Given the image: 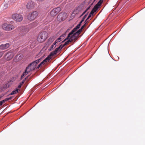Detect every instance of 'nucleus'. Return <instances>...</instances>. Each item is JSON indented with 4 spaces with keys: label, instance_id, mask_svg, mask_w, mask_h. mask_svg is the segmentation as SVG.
<instances>
[{
    "label": "nucleus",
    "instance_id": "nucleus-1",
    "mask_svg": "<svg viewBox=\"0 0 145 145\" xmlns=\"http://www.w3.org/2000/svg\"><path fill=\"white\" fill-rule=\"evenodd\" d=\"M47 37L48 33L46 32H42L38 35L37 41L40 43L42 42L47 38Z\"/></svg>",
    "mask_w": 145,
    "mask_h": 145
},
{
    "label": "nucleus",
    "instance_id": "nucleus-2",
    "mask_svg": "<svg viewBox=\"0 0 145 145\" xmlns=\"http://www.w3.org/2000/svg\"><path fill=\"white\" fill-rule=\"evenodd\" d=\"M38 14L39 13L37 11H33L28 13L27 16V18L28 20L33 21L37 18Z\"/></svg>",
    "mask_w": 145,
    "mask_h": 145
},
{
    "label": "nucleus",
    "instance_id": "nucleus-3",
    "mask_svg": "<svg viewBox=\"0 0 145 145\" xmlns=\"http://www.w3.org/2000/svg\"><path fill=\"white\" fill-rule=\"evenodd\" d=\"M3 29L7 31H11L14 28V26L10 24L5 23L2 25Z\"/></svg>",
    "mask_w": 145,
    "mask_h": 145
},
{
    "label": "nucleus",
    "instance_id": "nucleus-4",
    "mask_svg": "<svg viewBox=\"0 0 145 145\" xmlns=\"http://www.w3.org/2000/svg\"><path fill=\"white\" fill-rule=\"evenodd\" d=\"M67 17V13L64 12H63L59 13L57 16V19L59 21H61L64 20Z\"/></svg>",
    "mask_w": 145,
    "mask_h": 145
},
{
    "label": "nucleus",
    "instance_id": "nucleus-5",
    "mask_svg": "<svg viewBox=\"0 0 145 145\" xmlns=\"http://www.w3.org/2000/svg\"><path fill=\"white\" fill-rule=\"evenodd\" d=\"M12 18L14 20L18 22L22 21L23 19L22 16L17 13L13 14L12 15Z\"/></svg>",
    "mask_w": 145,
    "mask_h": 145
},
{
    "label": "nucleus",
    "instance_id": "nucleus-6",
    "mask_svg": "<svg viewBox=\"0 0 145 145\" xmlns=\"http://www.w3.org/2000/svg\"><path fill=\"white\" fill-rule=\"evenodd\" d=\"M15 54L12 51H10L6 54L5 57L7 60H10L13 57Z\"/></svg>",
    "mask_w": 145,
    "mask_h": 145
},
{
    "label": "nucleus",
    "instance_id": "nucleus-7",
    "mask_svg": "<svg viewBox=\"0 0 145 145\" xmlns=\"http://www.w3.org/2000/svg\"><path fill=\"white\" fill-rule=\"evenodd\" d=\"M36 65V64L33 61L29 64L26 68L29 70L30 72L31 71H33L35 69Z\"/></svg>",
    "mask_w": 145,
    "mask_h": 145
},
{
    "label": "nucleus",
    "instance_id": "nucleus-8",
    "mask_svg": "<svg viewBox=\"0 0 145 145\" xmlns=\"http://www.w3.org/2000/svg\"><path fill=\"white\" fill-rule=\"evenodd\" d=\"M61 10L60 7H58L52 10L50 13L51 15L52 16H54L59 13Z\"/></svg>",
    "mask_w": 145,
    "mask_h": 145
},
{
    "label": "nucleus",
    "instance_id": "nucleus-9",
    "mask_svg": "<svg viewBox=\"0 0 145 145\" xmlns=\"http://www.w3.org/2000/svg\"><path fill=\"white\" fill-rule=\"evenodd\" d=\"M99 8V7H97L96 5H95L94 7L92 9V10L91 11V12L89 14L87 18L86 19H87V20H88V19L92 15H93V14H94V13Z\"/></svg>",
    "mask_w": 145,
    "mask_h": 145
},
{
    "label": "nucleus",
    "instance_id": "nucleus-10",
    "mask_svg": "<svg viewBox=\"0 0 145 145\" xmlns=\"http://www.w3.org/2000/svg\"><path fill=\"white\" fill-rule=\"evenodd\" d=\"M61 45H60L59 47L56 48L55 50L51 52L50 55L52 56H53L56 55L58 52L60 51L61 49Z\"/></svg>",
    "mask_w": 145,
    "mask_h": 145
},
{
    "label": "nucleus",
    "instance_id": "nucleus-11",
    "mask_svg": "<svg viewBox=\"0 0 145 145\" xmlns=\"http://www.w3.org/2000/svg\"><path fill=\"white\" fill-rule=\"evenodd\" d=\"M34 2L31 1H29L26 5L28 9H32L34 8Z\"/></svg>",
    "mask_w": 145,
    "mask_h": 145
},
{
    "label": "nucleus",
    "instance_id": "nucleus-12",
    "mask_svg": "<svg viewBox=\"0 0 145 145\" xmlns=\"http://www.w3.org/2000/svg\"><path fill=\"white\" fill-rule=\"evenodd\" d=\"M23 57L22 54H19L16 56L14 58V60L15 62H18L22 59Z\"/></svg>",
    "mask_w": 145,
    "mask_h": 145
},
{
    "label": "nucleus",
    "instance_id": "nucleus-13",
    "mask_svg": "<svg viewBox=\"0 0 145 145\" xmlns=\"http://www.w3.org/2000/svg\"><path fill=\"white\" fill-rule=\"evenodd\" d=\"M78 36H77L75 33L72 35H71V36L69 38V39L71 40V42H72L74 40V42L76 40L78 39Z\"/></svg>",
    "mask_w": 145,
    "mask_h": 145
},
{
    "label": "nucleus",
    "instance_id": "nucleus-14",
    "mask_svg": "<svg viewBox=\"0 0 145 145\" xmlns=\"http://www.w3.org/2000/svg\"><path fill=\"white\" fill-rule=\"evenodd\" d=\"M78 29L76 27H75L68 35V36L65 39L64 41H63L62 42H64L66 40L68 39L71 36V35L73 34L74 32H75Z\"/></svg>",
    "mask_w": 145,
    "mask_h": 145
},
{
    "label": "nucleus",
    "instance_id": "nucleus-15",
    "mask_svg": "<svg viewBox=\"0 0 145 145\" xmlns=\"http://www.w3.org/2000/svg\"><path fill=\"white\" fill-rule=\"evenodd\" d=\"M10 44L9 43L1 44L0 46V49L3 50H5L8 48Z\"/></svg>",
    "mask_w": 145,
    "mask_h": 145
},
{
    "label": "nucleus",
    "instance_id": "nucleus-16",
    "mask_svg": "<svg viewBox=\"0 0 145 145\" xmlns=\"http://www.w3.org/2000/svg\"><path fill=\"white\" fill-rule=\"evenodd\" d=\"M66 35V33L62 35L61 36L60 38H58V39L56 40L52 44L53 45H54V48H55L56 46V44L58 42H59L60 41H59V40H61V39L62 38L64 37H65Z\"/></svg>",
    "mask_w": 145,
    "mask_h": 145
},
{
    "label": "nucleus",
    "instance_id": "nucleus-17",
    "mask_svg": "<svg viewBox=\"0 0 145 145\" xmlns=\"http://www.w3.org/2000/svg\"><path fill=\"white\" fill-rule=\"evenodd\" d=\"M29 72V70L26 68L25 72H24L22 75L20 80H22L24 78V76H25L26 74H28Z\"/></svg>",
    "mask_w": 145,
    "mask_h": 145
},
{
    "label": "nucleus",
    "instance_id": "nucleus-18",
    "mask_svg": "<svg viewBox=\"0 0 145 145\" xmlns=\"http://www.w3.org/2000/svg\"><path fill=\"white\" fill-rule=\"evenodd\" d=\"M51 56H50V55L48 56L46 59L43 61L44 63H46L49 62V61L52 58Z\"/></svg>",
    "mask_w": 145,
    "mask_h": 145
},
{
    "label": "nucleus",
    "instance_id": "nucleus-19",
    "mask_svg": "<svg viewBox=\"0 0 145 145\" xmlns=\"http://www.w3.org/2000/svg\"><path fill=\"white\" fill-rule=\"evenodd\" d=\"M26 78H25V79L22 81V82H20V84L18 87V89H20L21 88L22 86L24 83L25 82L26 80Z\"/></svg>",
    "mask_w": 145,
    "mask_h": 145
},
{
    "label": "nucleus",
    "instance_id": "nucleus-20",
    "mask_svg": "<svg viewBox=\"0 0 145 145\" xmlns=\"http://www.w3.org/2000/svg\"><path fill=\"white\" fill-rule=\"evenodd\" d=\"M103 0H100L98 3L95 5L99 8L103 2Z\"/></svg>",
    "mask_w": 145,
    "mask_h": 145
},
{
    "label": "nucleus",
    "instance_id": "nucleus-21",
    "mask_svg": "<svg viewBox=\"0 0 145 145\" xmlns=\"http://www.w3.org/2000/svg\"><path fill=\"white\" fill-rule=\"evenodd\" d=\"M69 39L64 44H63V45L62 46L61 48V49H62L63 47H64L65 45L68 44L70 42H71V41L70 40H70Z\"/></svg>",
    "mask_w": 145,
    "mask_h": 145
},
{
    "label": "nucleus",
    "instance_id": "nucleus-22",
    "mask_svg": "<svg viewBox=\"0 0 145 145\" xmlns=\"http://www.w3.org/2000/svg\"><path fill=\"white\" fill-rule=\"evenodd\" d=\"M18 90L19 89H17L16 90L12 91V92L9 94V95H13L18 93Z\"/></svg>",
    "mask_w": 145,
    "mask_h": 145
},
{
    "label": "nucleus",
    "instance_id": "nucleus-23",
    "mask_svg": "<svg viewBox=\"0 0 145 145\" xmlns=\"http://www.w3.org/2000/svg\"><path fill=\"white\" fill-rule=\"evenodd\" d=\"M55 39L54 37H50L48 39V42H50V43H51L53 42Z\"/></svg>",
    "mask_w": 145,
    "mask_h": 145
},
{
    "label": "nucleus",
    "instance_id": "nucleus-24",
    "mask_svg": "<svg viewBox=\"0 0 145 145\" xmlns=\"http://www.w3.org/2000/svg\"><path fill=\"white\" fill-rule=\"evenodd\" d=\"M42 58H40L39 59L37 60H35V61H34V62L37 65V64L40 61H41L42 60Z\"/></svg>",
    "mask_w": 145,
    "mask_h": 145
},
{
    "label": "nucleus",
    "instance_id": "nucleus-25",
    "mask_svg": "<svg viewBox=\"0 0 145 145\" xmlns=\"http://www.w3.org/2000/svg\"><path fill=\"white\" fill-rule=\"evenodd\" d=\"M81 32L80 31V30L78 31L77 32H76L75 33L78 36L80 34Z\"/></svg>",
    "mask_w": 145,
    "mask_h": 145
},
{
    "label": "nucleus",
    "instance_id": "nucleus-26",
    "mask_svg": "<svg viewBox=\"0 0 145 145\" xmlns=\"http://www.w3.org/2000/svg\"><path fill=\"white\" fill-rule=\"evenodd\" d=\"M88 15V13L85 14L84 16L83 17V18H82V21H84V20L86 18V16H87Z\"/></svg>",
    "mask_w": 145,
    "mask_h": 145
},
{
    "label": "nucleus",
    "instance_id": "nucleus-27",
    "mask_svg": "<svg viewBox=\"0 0 145 145\" xmlns=\"http://www.w3.org/2000/svg\"><path fill=\"white\" fill-rule=\"evenodd\" d=\"M89 22V20H88L87 19H86L85 21V24L84 25V26H86L88 24V23Z\"/></svg>",
    "mask_w": 145,
    "mask_h": 145
},
{
    "label": "nucleus",
    "instance_id": "nucleus-28",
    "mask_svg": "<svg viewBox=\"0 0 145 145\" xmlns=\"http://www.w3.org/2000/svg\"><path fill=\"white\" fill-rule=\"evenodd\" d=\"M90 7H88L83 13H82V14H85V13H86L87 11H88V10L89 9V8H90Z\"/></svg>",
    "mask_w": 145,
    "mask_h": 145
},
{
    "label": "nucleus",
    "instance_id": "nucleus-29",
    "mask_svg": "<svg viewBox=\"0 0 145 145\" xmlns=\"http://www.w3.org/2000/svg\"><path fill=\"white\" fill-rule=\"evenodd\" d=\"M54 46H55L54 45H53L52 44L50 47V50H52L53 48H54Z\"/></svg>",
    "mask_w": 145,
    "mask_h": 145
},
{
    "label": "nucleus",
    "instance_id": "nucleus-30",
    "mask_svg": "<svg viewBox=\"0 0 145 145\" xmlns=\"http://www.w3.org/2000/svg\"><path fill=\"white\" fill-rule=\"evenodd\" d=\"M4 54V52H0V57H1V56L3 55Z\"/></svg>",
    "mask_w": 145,
    "mask_h": 145
},
{
    "label": "nucleus",
    "instance_id": "nucleus-31",
    "mask_svg": "<svg viewBox=\"0 0 145 145\" xmlns=\"http://www.w3.org/2000/svg\"><path fill=\"white\" fill-rule=\"evenodd\" d=\"M12 98H13V97H10L9 98H6V100H7V101H9V100H11L12 99Z\"/></svg>",
    "mask_w": 145,
    "mask_h": 145
},
{
    "label": "nucleus",
    "instance_id": "nucleus-32",
    "mask_svg": "<svg viewBox=\"0 0 145 145\" xmlns=\"http://www.w3.org/2000/svg\"><path fill=\"white\" fill-rule=\"evenodd\" d=\"M80 24H78L75 27H76L77 29H79L80 26Z\"/></svg>",
    "mask_w": 145,
    "mask_h": 145
},
{
    "label": "nucleus",
    "instance_id": "nucleus-33",
    "mask_svg": "<svg viewBox=\"0 0 145 145\" xmlns=\"http://www.w3.org/2000/svg\"><path fill=\"white\" fill-rule=\"evenodd\" d=\"M42 66L40 64L38 65V66L37 67V69H39V68L40 67H42Z\"/></svg>",
    "mask_w": 145,
    "mask_h": 145
},
{
    "label": "nucleus",
    "instance_id": "nucleus-34",
    "mask_svg": "<svg viewBox=\"0 0 145 145\" xmlns=\"http://www.w3.org/2000/svg\"><path fill=\"white\" fill-rule=\"evenodd\" d=\"M7 101V100H6V99H5L3 100L2 101H1V102H2L3 103H3H4L5 102Z\"/></svg>",
    "mask_w": 145,
    "mask_h": 145
},
{
    "label": "nucleus",
    "instance_id": "nucleus-35",
    "mask_svg": "<svg viewBox=\"0 0 145 145\" xmlns=\"http://www.w3.org/2000/svg\"><path fill=\"white\" fill-rule=\"evenodd\" d=\"M42 66L44 64H45V63H44L43 61H42V62H41L40 63Z\"/></svg>",
    "mask_w": 145,
    "mask_h": 145
},
{
    "label": "nucleus",
    "instance_id": "nucleus-36",
    "mask_svg": "<svg viewBox=\"0 0 145 145\" xmlns=\"http://www.w3.org/2000/svg\"><path fill=\"white\" fill-rule=\"evenodd\" d=\"M83 21H82V20H81V22L79 23L78 24H80V25H81V23L83 22Z\"/></svg>",
    "mask_w": 145,
    "mask_h": 145
},
{
    "label": "nucleus",
    "instance_id": "nucleus-37",
    "mask_svg": "<svg viewBox=\"0 0 145 145\" xmlns=\"http://www.w3.org/2000/svg\"><path fill=\"white\" fill-rule=\"evenodd\" d=\"M84 27V25H83V26H82L81 28L82 29H83V28Z\"/></svg>",
    "mask_w": 145,
    "mask_h": 145
},
{
    "label": "nucleus",
    "instance_id": "nucleus-38",
    "mask_svg": "<svg viewBox=\"0 0 145 145\" xmlns=\"http://www.w3.org/2000/svg\"><path fill=\"white\" fill-rule=\"evenodd\" d=\"M3 104V103L1 101L0 102V106H1Z\"/></svg>",
    "mask_w": 145,
    "mask_h": 145
},
{
    "label": "nucleus",
    "instance_id": "nucleus-39",
    "mask_svg": "<svg viewBox=\"0 0 145 145\" xmlns=\"http://www.w3.org/2000/svg\"><path fill=\"white\" fill-rule=\"evenodd\" d=\"M78 30H80V31L81 32L82 30V29L80 28V29H79Z\"/></svg>",
    "mask_w": 145,
    "mask_h": 145
},
{
    "label": "nucleus",
    "instance_id": "nucleus-40",
    "mask_svg": "<svg viewBox=\"0 0 145 145\" xmlns=\"http://www.w3.org/2000/svg\"><path fill=\"white\" fill-rule=\"evenodd\" d=\"M12 78H13V80H15L16 79V78H15L14 77H13Z\"/></svg>",
    "mask_w": 145,
    "mask_h": 145
},
{
    "label": "nucleus",
    "instance_id": "nucleus-41",
    "mask_svg": "<svg viewBox=\"0 0 145 145\" xmlns=\"http://www.w3.org/2000/svg\"><path fill=\"white\" fill-rule=\"evenodd\" d=\"M84 14H82L81 15L80 17L82 16Z\"/></svg>",
    "mask_w": 145,
    "mask_h": 145
},
{
    "label": "nucleus",
    "instance_id": "nucleus-42",
    "mask_svg": "<svg viewBox=\"0 0 145 145\" xmlns=\"http://www.w3.org/2000/svg\"><path fill=\"white\" fill-rule=\"evenodd\" d=\"M27 78V77L26 78Z\"/></svg>",
    "mask_w": 145,
    "mask_h": 145
},
{
    "label": "nucleus",
    "instance_id": "nucleus-43",
    "mask_svg": "<svg viewBox=\"0 0 145 145\" xmlns=\"http://www.w3.org/2000/svg\"><path fill=\"white\" fill-rule=\"evenodd\" d=\"M27 78V77L26 78Z\"/></svg>",
    "mask_w": 145,
    "mask_h": 145
}]
</instances>
